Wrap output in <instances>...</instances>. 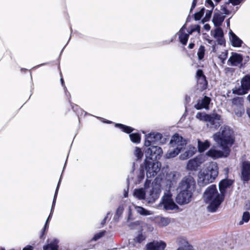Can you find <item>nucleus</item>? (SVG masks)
<instances>
[{
	"label": "nucleus",
	"mask_w": 250,
	"mask_h": 250,
	"mask_svg": "<svg viewBox=\"0 0 250 250\" xmlns=\"http://www.w3.org/2000/svg\"><path fill=\"white\" fill-rule=\"evenodd\" d=\"M124 211V208L122 206H120L116 210V215L114 216V219L118 221L119 217L122 215Z\"/></svg>",
	"instance_id": "79ce46f5"
},
{
	"label": "nucleus",
	"mask_w": 250,
	"mask_h": 250,
	"mask_svg": "<svg viewBox=\"0 0 250 250\" xmlns=\"http://www.w3.org/2000/svg\"><path fill=\"white\" fill-rule=\"evenodd\" d=\"M196 182L190 175L185 177L179 184L177 190L193 192L195 189Z\"/></svg>",
	"instance_id": "0eeeda50"
},
{
	"label": "nucleus",
	"mask_w": 250,
	"mask_h": 250,
	"mask_svg": "<svg viewBox=\"0 0 250 250\" xmlns=\"http://www.w3.org/2000/svg\"><path fill=\"white\" fill-rule=\"evenodd\" d=\"M205 47L203 45H200L197 52V56L199 60H202L205 54Z\"/></svg>",
	"instance_id": "4c0bfd02"
},
{
	"label": "nucleus",
	"mask_w": 250,
	"mask_h": 250,
	"mask_svg": "<svg viewBox=\"0 0 250 250\" xmlns=\"http://www.w3.org/2000/svg\"><path fill=\"white\" fill-rule=\"evenodd\" d=\"M197 3V0H193L192 5L190 10V12H191L196 6Z\"/></svg>",
	"instance_id": "6e6d98bb"
},
{
	"label": "nucleus",
	"mask_w": 250,
	"mask_h": 250,
	"mask_svg": "<svg viewBox=\"0 0 250 250\" xmlns=\"http://www.w3.org/2000/svg\"><path fill=\"white\" fill-rule=\"evenodd\" d=\"M210 146L209 142L206 140L205 142H202L199 140H198V147L199 152H202L206 150Z\"/></svg>",
	"instance_id": "2f4dec72"
},
{
	"label": "nucleus",
	"mask_w": 250,
	"mask_h": 250,
	"mask_svg": "<svg viewBox=\"0 0 250 250\" xmlns=\"http://www.w3.org/2000/svg\"><path fill=\"white\" fill-rule=\"evenodd\" d=\"M176 243L178 246V248H182L183 250L191 246L186 238L183 236H179L176 239Z\"/></svg>",
	"instance_id": "a878e982"
},
{
	"label": "nucleus",
	"mask_w": 250,
	"mask_h": 250,
	"mask_svg": "<svg viewBox=\"0 0 250 250\" xmlns=\"http://www.w3.org/2000/svg\"><path fill=\"white\" fill-rule=\"evenodd\" d=\"M109 214H110V213H109V212H108V213H107L106 217H105L104 218V219H103V221H102V225H104V224H105V221H106V219L108 218V215H109Z\"/></svg>",
	"instance_id": "4d7b16f0"
},
{
	"label": "nucleus",
	"mask_w": 250,
	"mask_h": 250,
	"mask_svg": "<svg viewBox=\"0 0 250 250\" xmlns=\"http://www.w3.org/2000/svg\"><path fill=\"white\" fill-rule=\"evenodd\" d=\"M206 6L207 7L210 6L211 7V9L213 10L214 7V5L211 0H206Z\"/></svg>",
	"instance_id": "3c124183"
},
{
	"label": "nucleus",
	"mask_w": 250,
	"mask_h": 250,
	"mask_svg": "<svg viewBox=\"0 0 250 250\" xmlns=\"http://www.w3.org/2000/svg\"><path fill=\"white\" fill-rule=\"evenodd\" d=\"M241 179L244 182L250 180V161L243 158L241 161Z\"/></svg>",
	"instance_id": "9b49d317"
},
{
	"label": "nucleus",
	"mask_w": 250,
	"mask_h": 250,
	"mask_svg": "<svg viewBox=\"0 0 250 250\" xmlns=\"http://www.w3.org/2000/svg\"><path fill=\"white\" fill-rule=\"evenodd\" d=\"M225 195L219 192L215 185L208 186L203 193V199L207 204V210L210 212L217 211L224 200Z\"/></svg>",
	"instance_id": "f257e3e1"
},
{
	"label": "nucleus",
	"mask_w": 250,
	"mask_h": 250,
	"mask_svg": "<svg viewBox=\"0 0 250 250\" xmlns=\"http://www.w3.org/2000/svg\"><path fill=\"white\" fill-rule=\"evenodd\" d=\"M133 225H136V226H138V225H139V221H136V222H134L133 223Z\"/></svg>",
	"instance_id": "0e129e2a"
},
{
	"label": "nucleus",
	"mask_w": 250,
	"mask_h": 250,
	"mask_svg": "<svg viewBox=\"0 0 250 250\" xmlns=\"http://www.w3.org/2000/svg\"><path fill=\"white\" fill-rule=\"evenodd\" d=\"M186 27L184 25L182 26V27L179 30L178 34L179 36V39L180 42L183 45H186L189 38V36L190 34H189V32L187 31V32H186Z\"/></svg>",
	"instance_id": "6ab92c4d"
},
{
	"label": "nucleus",
	"mask_w": 250,
	"mask_h": 250,
	"mask_svg": "<svg viewBox=\"0 0 250 250\" xmlns=\"http://www.w3.org/2000/svg\"><path fill=\"white\" fill-rule=\"evenodd\" d=\"M162 135L160 133L151 132L146 135L144 145L146 146L161 143Z\"/></svg>",
	"instance_id": "ddd939ff"
},
{
	"label": "nucleus",
	"mask_w": 250,
	"mask_h": 250,
	"mask_svg": "<svg viewBox=\"0 0 250 250\" xmlns=\"http://www.w3.org/2000/svg\"><path fill=\"white\" fill-rule=\"evenodd\" d=\"M224 36L222 29L219 27L217 28L214 31V37L215 38H219Z\"/></svg>",
	"instance_id": "37998d69"
},
{
	"label": "nucleus",
	"mask_w": 250,
	"mask_h": 250,
	"mask_svg": "<svg viewBox=\"0 0 250 250\" xmlns=\"http://www.w3.org/2000/svg\"><path fill=\"white\" fill-rule=\"evenodd\" d=\"M104 232L103 231L97 233L94 235L92 239L94 241H96L99 238H100L101 237H102L104 235Z\"/></svg>",
	"instance_id": "8fccbe9b"
},
{
	"label": "nucleus",
	"mask_w": 250,
	"mask_h": 250,
	"mask_svg": "<svg viewBox=\"0 0 250 250\" xmlns=\"http://www.w3.org/2000/svg\"><path fill=\"white\" fill-rule=\"evenodd\" d=\"M206 161L205 156L201 155L189 160L186 168L188 170L196 171L198 167Z\"/></svg>",
	"instance_id": "f8f14e48"
},
{
	"label": "nucleus",
	"mask_w": 250,
	"mask_h": 250,
	"mask_svg": "<svg viewBox=\"0 0 250 250\" xmlns=\"http://www.w3.org/2000/svg\"><path fill=\"white\" fill-rule=\"evenodd\" d=\"M135 209L138 213L142 215L147 216L153 214L152 211L147 210L142 207L135 206Z\"/></svg>",
	"instance_id": "72a5a7b5"
},
{
	"label": "nucleus",
	"mask_w": 250,
	"mask_h": 250,
	"mask_svg": "<svg viewBox=\"0 0 250 250\" xmlns=\"http://www.w3.org/2000/svg\"><path fill=\"white\" fill-rule=\"evenodd\" d=\"M250 219V214L248 211H245L243 213L242 220L239 223L240 225H243L244 223H247Z\"/></svg>",
	"instance_id": "58836bf2"
},
{
	"label": "nucleus",
	"mask_w": 250,
	"mask_h": 250,
	"mask_svg": "<svg viewBox=\"0 0 250 250\" xmlns=\"http://www.w3.org/2000/svg\"><path fill=\"white\" fill-rule=\"evenodd\" d=\"M200 31V27L199 25H195L192 28L188 31L189 32V34L191 35L193 32L197 31L198 33H199Z\"/></svg>",
	"instance_id": "de8ad7c7"
},
{
	"label": "nucleus",
	"mask_w": 250,
	"mask_h": 250,
	"mask_svg": "<svg viewBox=\"0 0 250 250\" xmlns=\"http://www.w3.org/2000/svg\"><path fill=\"white\" fill-rule=\"evenodd\" d=\"M229 40L231 42V45L234 47H239L241 46L243 43V41L237 37L232 31H230Z\"/></svg>",
	"instance_id": "b1692460"
},
{
	"label": "nucleus",
	"mask_w": 250,
	"mask_h": 250,
	"mask_svg": "<svg viewBox=\"0 0 250 250\" xmlns=\"http://www.w3.org/2000/svg\"><path fill=\"white\" fill-rule=\"evenodd\" d=\"M248 100L250 102V94L248 96Z\"/></svg>",
	"instance_id": "774afa93"
},
{
	"label": "nucleus",
	"mask_w": 250,
	"mask_h": 250,
	"mask_svg": "<svg viewBox=\"0 0 250 250\" xmlns=\"http://www.w3.org/2000/svg\"><path fill=\"white\" fill-rule=\"evenodd\" d=\"M210 116V115L207 114L204 112H198L196 114V118L201 121L208 122V119H209Z\"/></svg>",
	"instance_id": "c9c22d12"
},
{
	"label": "nucleus",
	"mask_w": 250,
	"mask_h": 250,
	"mask_svg": "<svg viewBox=\"0 0 250 250\" xmlns=\"http://www.w3.org/2000/svg\"><path fill=\"white\" fill-rule=\"evenodd\" d=\"M187 142L182 136L176 133L171 137L169 143L170 147H176L182 150L185 148Z\"/></svg>",
	"instance_id": "4468645a"
},
{
	"label": "nucleus",
	"mask_w": 250,
	"mask_h": 250,
	"mask_svg": "<svg viewBox=\"0 0 250 250\" xmlns=\"http://www.w3.org/2000/svg\"><path fill=\"white\" fill-rule=\"evenodd\" d=\"M60 181H61V179H60V180L59 181V183L58 184V185H57V188H56V191H55V195H54V199H53V203H52V208H51V213L49 214L48 218L47 219V220L46 221V223H45V224L44 225V227L43 229H42V234L41 235V238H42L43 236L44 232V231L45 230V229L47 228V227H47L48 222L49 220L50 219V218H51V217L52 216V211H53V208H54V207L55 206V204H56V198H57V194H58V190H59V186H60Z\"/></svg>",
	"instance_id": "412c9836"
},
{
	"label": "nucleus",
	"mask_w": 250,
	"mask_h": 250,
	"mask_svg": "<svg viewBox=\"0 0 250 250\" xmlns=\"http://www.w3.org/2000/svg\"><path fill=\"white\" fill-rule=\"evenodd\" d=\"M233 182V180L228 179H223L221 181L219 184L220 192L224 195L226 189L229 188L232 185Z\"/></svg>",
	"instance_id": "5701e85b"
},
{
	"label": "nucleus",
	"mask_w": 250,
	"mask_h": 250,
	"mask_svg": "<svg viewBox=\"0 0 250 250\" xmlns=\"http://www.w3.org/2000/svg\"><path fill=\"white\" fill-rule=\"evenodd\" d=\"M156 221L158 224L161 227H165L167 226L170 222V219L167 217H158L156 218Z\"/></svg>",
	"instance_id": "473e14b6"
},
{
	"label": "nucleus",
	"mask_w": 250,
	"mask_h": 250,
	"mask_svg": "<svg viewBox=\"0 0 250 250\" xmlns=\"http://www.w3.org/2000/svg\"><path fill=\"white\" fill-rule=\"evenodd\" d=\"M163 154L162 148L155 145H151L146 150V160L148 159L151 161L159 159Z\"/></svg>",
	"instance_id": "9d476101"
},
{
	"label": "nucleus",
	"mask_w": 250,
	"mask_h": 250,
	"mask_svg": "<svg viewBox=\"0 0 250 250\" xmlns=\"http://www.w3.org/2000/svg\"><path fill=\"white\" fill-rule=\"evenodd\" d=\"M176 250H196L194 248V247L191 245L190 246H188V248L185 249L184 250H183L182 248H177Z\"/></svg>",
	"instance_id": "5fc2aeb1"
},
{
	"label": "nucleus",
	"mask_w": 250,
	"mask_h": 250,
	"mask_svg": "<svg viewBox=\"0 0 250 250\" xmlns=\"http://www.w3.org/2000/svg\"><path fill=\"white\" fill-rule=\"evenodd\" d=\"M250 90V76L246 75L241 80V85L235 87L233 90V94L238 95L246 94Z\"/></svg>",
	"instance_id": "6e6552de"
},
{
	"label": "nucleus",
	"mask_w": 250,
	"mask_h": 250,
	"mask_svg": "<svg viewBox=\"0 0 250 250\" xmlns=\"http://www.w3.org/2000/svg\"><path fill=\"white\" fill-rule=\"evenodd\" d=\"M210 102V99L209 97L205 96L201 100H199L197 104L195 105V107L197 109L205 108L208 109V104Z\"/></svg>",
	"instance_id": "393cba45"
},
{
	"label": "nucleus",
	"mask_w": 250,
	"mask_h": 250,
	"mask_svg": "<svg viewBox=\"0 0 250 250\" xmlns=\"http://www.w3.org/2000/svg\"><path fill=\"white\" fill-rule=\"evenodd\" d=\"M246 112L250 119V108H247Z\"/></svg>",
	"instance_id": "bf43d9fd"
},
{
	"label": "nucleus",
	"mask_w": 250,
	"mask_h": 250,
	"mask_svg": "<svg viewBox=\"0 0 250 250\" xmlns=\"http://www.w3.org/2000/svg\"><path fill=\"white\" fill-rule=\"evenodd\" d=\"M181 151V150L178 149L177 148L170 147V146H169V148L165 154V157L167 159L174 158L178 155Z\"/></svg>",
	"instance_id": "c85d7f7f"
},
{
	"label": "nucleus",
	"mask_w": 250,
	"mask_h": 250,
	"mask_svg": "<svg viewBox=\"0 0 250 250\" xmlns=\"http://www.w3.org/2000/svg\"><path fill=\"white\" fill-rule=\"evenodd\" d=\"M215 39L217 40V42L219 44L224 45L225 44L226 41L224 36Z\"/></svg>",
	"instance_id": "09e8293b"
},
{
	"label": "nucleus",
	"mask_w": 250,
	"mask_h": 250,
	"mask_svg": "<svg viewBox=\"0 0 250 250\" xmlns=\"http://www.w3.org/2000/svg\"><path fill=\"white\" fill-rule=\"evenodd\" d=\"M204 9H202L199 12L195 14L194 18L196 20H199L202 17L204 13Z\"/></svg>",
	"instance_id": "49530a36"
},
{
	"label": "nucleus",
	"mask_w": 250,
	"mask_h": 250,
	"mask_svg": "<svg viewBox=\"0 0 250 250\" xmlns=\"http://www.w3.org/2000/svg\"><path fill=\"white\" fill-rule=\"evenodd\" d=\"M221 10L222 11V12L221 13L222 15L223 14H226V15L229 14V11L225 7H222L221 8Z\"/></svg>",
	"instance_id": "603ef678"
},
{
	"label": "nucleus",
	"mask_w": 250,
	"mask_h": 250,
	"mask_svg": "<svg viewBox=\"0 0 250 250\" xmlns=\"http://www.w3.org/2000/svg\"><path fill=\"white\" fill-rule=\"evenodd\" d=\"M145 238H146V237L141 233V234H138V236H137L134 239V241L135 242L140 243L143 241H144L145 239Z\"/></svg>",
	"instance_id": "a18cd8bd"
},
{
	"label": "nucleus",
	"mask_w": 250,
	"mask_h": 250,
	"mask_svg": "<svg viewBox=\"0 0 250 250\" xmlns=\"http://www.w3.org/2000/svg\"><path fill=\"white\" fill-rule=\"evenodd\" d=\"M228 51L225 50V51L222 52L221 54L219 56V58L220 60H221L223 63L224 62V61L226 60L228 56Z\"/></svg>",
	"instance_id": "c03bdc74"
},
{
	"label": "nucleus",
	"mask_w": 250,
	"mask_h": 250,
	"mask_svg": "<svg viewBox=\"0 0 250 250\" xmlns=\"http://www.w3.org/2000/svg\"><path fill=\"white\" fill-rule=\"evenodd\" d=\"M134 154L137 157V159H141L144 155V153L142 149L138 147H136L135 148Z\"/></svg>",
	"instance_id": "a19ab883"
},
{
	"label": "nucleus",
	"mask_w": 250,
	"mask_h": 250,
	"mask_svg": "<svg viewBox=\"0 0 250 250\" xmlns=\"http://www.w3.org/2000/svg\"><path fill=\"white\" fill-rule=\"evenodd\" d=\"M213 138L220 147L230 148L234 142V132L229 126L224 125L213 135Z\"/></svg>",
	"instance_id": "20e7f679"
},
{
	"label": "nucleus",
	"mask_w": 250,
	"mask_h": 250,
	"mask_svg": "<svg viewBox=\"0 0 250 250\" xmlns=\"http://www.w3.org/2000/svg\"><path fill=\"white\" fill-rule=\"evenodd\" d=\"M133 195L139 200H146V191L143 188L135 189L133 192Z\"/></svg>",
	"instance_id": "c756f323"
},
{
	"label": "nucleus",
	"mask_w": 250,
	"mask_h": 250,
	"mask_svg": "<svg viewBox=\"0 0 250 250\" xmlns=\"http://www.w3.org/2000/svg\"><path fill=\"white\" fill-rule=\"evenodd\" d=\"M61 81L62 84L63 86V84H64V81H63V80L62 78H61Z\"/></svg>",
	"instance_id": "338daca9"
},
{
	"label": "nucleus",
	"mask_w": 250,
	"mask_h": 250,
	"mask_svg": "<svg viewBox=\"0 0 250 250\" xmlns=\"http://www.w3.org/2000/svg\"><path fill=\"white\" fill-rule=\"evenodd\" d=\"M233 109L234 110L235 114L237 117H242V115L244 114L245 109H244V105L241 106L239 107H236Z\"/></svg>",
	"instance_id": "ea45409f"
},
{
	"label": "nucleus",
	"mask_w": 250,
	"mask_h": 250,
	"mask_svg": "<svg viewBox=\"0 0 250 250\" xmlns=\"http://www.w3.org/2000/svg\"><path fill=\"white\" fill-rule=\"evenodd\" d=\"M162 179L157 176L152 182L151 186L146 188V200L148 203H154L158 199L162 191L161 182Z\"/></svg>",
	"instance_id": "39448f33"
},
{
	"label": "nucleus",
	"mask_w": 250,
	"mask_h": 250,
	"mask_svg": "<svg viewBox=\"0 0 250 250\" xmlns=\"http://www.w3.org/2000/svg\"><path fill=\"white\" fill-rule=\"evenodd\" d=\"M129 137L131 141L134 143L138 144L141 141V136L139 133H132L129 135Z\"/></svg>",
	"instance_id": "e433bc0d"
},
{
	"label": "nucleus",
	"mask_w": 250,
	"mask_h": 250,
	"mask_svg": "<svg viewBox=\"0 0 250 250\" xmlns=\"http://www.w3.org/2000/svg\"><path fill=\"white\" fill-rule=\"evenodd\" d=\"M208 122V125L209 126V127L216 129L222 124L221 116L216 113L212 114L210 115Z\"/></svg>",
	"instance_id": "f3484780"
},
{
	"label": "nucleus",
	"mask_w": 250,
	"mask_h": 250,
	"mask_svg": "<svg viewBox=\"0 0 250 250\" xmlns=\"http://www.w3.org/2000/svg\"><path fill=\"white\" fill-rule=\"evenodd\" d=\"M179 193L176 197L177 202L180 205L188 204L189 203L193 195L192 192H186L185 191L178 190Z\"/></svg>",
	"instance_id": "2eb2a0df"
},
{
	"label": "nucleus",
	"mask_w": 250,
	"mask_h": 250,
	"mask_svg": "<svg viewBox=\"0 0 250 250\" xmlns=\"http://www.w3.org/2000/svg\"><path fill=\"white\" fill-rule=\"evenodd\" d=\"M212 10H208L207 11L206 13V17H208V18H209L211 17V12Z\"/></svg>",
	"instance_id": "13d9d810"
},
{
	"label": "nucleus",
	"mask_w": 250,
	"mask_h": 250,
	"mask_svg": "<svg viewBox=\"0 0 250 250\" xmlns=\"http://www.w3.org/2000/svg\"><path fill=\"white\" fill-rule=\"evenodd\" d=\"M161 167V164L158 161H151L146 159L144 165H141L139 168V173L137 174V179L135 181L136 184H139L144 179L145 171H146V180L145 187L149 184L151 178L155 176L160 171Z\"/></svg>",
	"instance_id": "f03ea898"
},
{
	"label": "nucleus",
	"mask_w": 250,
	"mask_h": 250,
	"mask_svg": "<svg viewBox=\"0 0 250 250\" xmlns=\"http://www.w3.org/2000/svg\"><path fill=\"white\" fill-rule=\"evenodd\" d=\"M127 195H128V192L125 191V192L124 193V197H126L127 196Z\"/></svg>",
	"instance_id": "69168bd1"
},
{
	"label": "nucleus",
	"mask_w": 250,
	"mask_h": 250,
	"mask_svg": "<svg viewBox=\"0 0 250 250\" xmlns=\"http://www.w3.org/2000/svg\"><path fill=\"white\" fill-rule=\"evenodd\" d=\"M196 152V147L193 146H190L188 147L187 150L185 152L179 156V158L182 160L188 159L189 157H192Z\"/></svg>",
	"instance_id": "4be33fe9"
},
{
	"label": "nucleus",
	"mask_w": 250,
	"mask_h": 250,
	"mask_svg": "<svg viewBox=\"0 0 250 250\" xmlns=\"http://www.w3.org/2000/svg\"><path fill=\"white\" fill-rule=\"evenodd\" d=\"M166 244L162 241H154L146 245L147 250H164Z\"/></svg>",
	"instance_id": "a211bd4d"
},
{
	"label": "nucleus",
	"mask_w": 250,
	"mask_h": 250,
	"mask_svg": "<svg viewBox=\"0 0 250 250\" xmlns=\"http://www.w3.org/2000/svg\"><path fill=\"white\" fill-rule=\"evenodd\" d=\"M204 27L205 28V29H206L207 30H209L210 29V26L208 24H206L204 25Z\"/></svg>",
	"instance_id": "e2e57ef3"
},
{
	"label": "nucleus",
	"mask_w": 250,
	"mask_h": 250,
	"mask_svg": "<svg viewBox=\"0 0 250 250\" xmlns=\"http://www.w3.org/2000/svg\"><path fill=\"white\" fill-rule=\"evenodd\" d=\"M58 242L59 241L57 239H54L53 240L49 242L48 244L43 246V250H58Z\"/></svg>",
	"instance_id": "cd10ccee"
},
{
	"label": "nucleus",
	"mask_w": 250,
	"mask_h": 250,
	"mask_svg": "<svg viewBox=\"0 0 250 250\" xmlns=\"http://www.w3.org/2000/svg\"><path fill=\"white\" fill-rule=\"evenodd\" d=\"M196 80L198 89L203 90L207 88L208 83L203 71L201 69H198L196 72Z\"/></svg>",
	"instance_id": "dca6fc26"
},
{
	"label": "nucleus",
	"mask_w": 250,
	"mask_h": 250,
	"mask_svg": "<svg viewBox=\"0 0 250 250\" xmlns=\"http://www.w3.org/2000/svg\"><path fill=\"white\" fill-rule=\"evenodd\" d=\"M243 0H229V2L233 5H237L240 3Z\"/></svg>",
	"instance_id": "864d4df0"
},
{
	"label": "nucleus",
	"mask_w": 250,
	"mask_h": 250,
	"mask_svg": "<svg viewBox=\"0 0 250 250\" xmlns=\"http://www.w3.org/2000/svg\"><path fill=\"white\" fill-rule=\"evenodd\" d=\"M115 126L120 128L123 131L129 133L133 130V129L130 126H126L121 124H116Z\"/></svg>",
	"instance_id": "f704fd0d"
},
{
	"label": "nucleus",
	"mask_w": 250,
	"mask_h": 250,
	"mask_svg": "<svg viewBox=\"0 0 250 250\" xmlns=\"http://www.w3.org/2000/svg\"><path fill=\"white\" fill-rule=\"evenodd\" d=\"M231 101L233 109L244 105V99L242 97H235Z\"/></svg>",
	"instance_id": "7c9ffc66"
},
{
	"label": "nucleus",
	"mask_w": 250,
	"mask_h": 250,
	"mask_svg": "<svg viewBox=\"0 0 250 250\" xmlns=\"http://www.w3.org/2000/svg\"><path fill=\"white\" fill-rule=\"evenodd\" d=\"M158 207L166 210H173L178 208V206L172 198V194L169 191L164 193Z\"/></svg>",
	"instance_id": "423d86ee"
},
{
	"label": "nucleus",
	"mask_w": 250,
	"mask_h": 250,
	"mask_svg": "<svg viewBox=\"0 0 250 250\" xmlns=\"http://www.w3.org/2000/svg\"><path fill=\"white\" fill-rule=\"evenodd\" d=\"M225 19V16L223 15L220 12L214 13L212 21L216 27L220 26Z\"/></svg>",
	"instance_id": "bb28decb"
},
{
	"label": "nucleus",
	"mask_w": 250,
	"mask_h": 250,
	"mask_svg": "<svg viewBox=\"0 0 250 250\" xmlns=\"http://www.w3.org/2000/svg\"><path fill=\"white\" fill-rule=\"evenodd\" d=\"M194 46V43H190L189 44H188V48L189 49H192Z\"/></svg>",
	"instance_id": "680f3d73"
},
{
	"label": "nucleus",
	"mask_w": 250,
	"mask_h": 250,
	"mask_svg": "<svg viewBox=\"0 0 250 250\" xmlns=\"http://www.w3.org/2000/svg\"><path fill=\"white\" fill-rule=\"evenodd\" d=\"M245 209H250V202H248L245 205Z\"/></svg>",
	"instance_id": "052dcab7"
},
{
	"label": "nucleus",
	"mask_w": 250,
	"mask_h": 250,
	"mask_svg": "<svg viewBox=\"0 0 250 250\" xmlns=\"http://www.w3.org/2000/svg\"><path fill=\"white\" fill-rule=\"evenodd\" d=\"M242 61L243 57L241 55L236 53H232L228 60V63H229L232 66H238L242 63Z\"/></svg>",
	"instance_id": "aec40b11"
},
{
	"label": "nucleus",
	"mask_w": 250,
	"mask_h": 250,
	"mask_svg": "<svg viewBox=\"0 0 250 250\" xmlns=\"http://www.w3.org/2000/svg\"><path fill=\"white\" fill-rule=\"evenodd\" d=\"M221 147L223 150L222 151L217 149L214 146L212 147L206 152V155L214 160L222 157H228L230 151V148L224 147Z\"/></svg>",
	"instance_id": "1a4fd4ad"
},
{
	"label": "nucleus",
	"mask_w": 250,
	"mask_h": 250,
	"mask_svg": "<svg viewBox=\"0 0 250 250\" xmlns=\"http://www.w3.org/2000/svg\"><path fill=\"white\" fill-rule=\"evenodd\" d=\"M218 175V166L215 162L207 164L206 167L201 169L198 174V184L204 187L213 182Z\"/></svg>",
	"instance_id": "7ed1b4c3"
}]
</instances>
